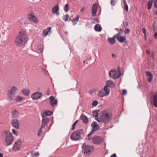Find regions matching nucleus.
<instances>
[{
	"instance_id": "nucleus-1",
	"label": "nucleus",
	"mask_w": 157,
	"mask_h": 157,
	"mask_svg": "<svg viewBox=\"0 0 157 157\" xmlns=\"http://www.w3.org/2000/svg\"><path fill=\"white\" fill-rule=\"evenodd\" d=\"M28 36L26 31L21 30L17 36L15 40V43L18 46H21L27 42Z\"/></svg>"
},
{
	"instance_id": "nucleus-2",
	"label": "nucleus",
	"mask_w": 157,
	"mask_h": 157,
	"mask_svg": "<svg viewBox=\"0 0 157 157\" xmlns=\"http://www.w3.org/2000/svg\"><path fill=\"white\" fill-rule=\"evenodd\" d=\"M101 117V122L105 124L109 123L111 121L112 115L111 113L107 110H104L102 111L100 113Z\"/></svg>"
},
{
	"instance_id": "nucleus-3",
	"label": "nucleus",
	"mask_w": 157,
	"mask_h": 157,
	"mask_svg": "<svg viewBox=\"0 0 157 157\" xmlns=\"http://www.w3.org/2000/svg\"><path fill=\"white\" fill-rule=\"evenodd\" d=\"M84 131L82 129H80L73 132L71 134L70 138L73 141H77L79 140L83 135Z\"/></svg>"
},
{
	"instance_id": "nucleus-4",
	"label": "nucleus",
	"mask_w": 157,
	"mask_h": 157,
	"mask_svg": "<svg viewBox=\"0 0 157 157\" xmlns=\"http://www.w3.org/2000/svg\"><path fill=\"white\" fill-rule=\"evenodd\" d=\"M4 133L5 134V144L8 146L11 144L13 141V137L11 132L5 131Z\"/></svg>"
},
{
	"instance_id": "nucleus-5",
	"label": "nucleus",
	"mask_w": 157,
	"mask_h": 157,
	"mask_svg": "<svg viewBox=\"0 0 157 157\" xmlns=\"http://www.w3.org/2000/svg\"><path fill=\"white\" fill-rule=\"evenodd\" d=\"M118 72H117L114 69L110 70L109 73V76L113 78L114 79L119 78L121 75V71L120 68H118Z\"/></svg>"
},
{
	"instance_id": "nucleus-6",
	"label": "nucleus",
	"mask_w": 157,
	"mask_h": 157,
	"mask_svg": "<svg viewBox=\"0 0 157 157\" xmlns=\"http://www.w3.org/2000/svg\"><path fill=\"white\" fill-rule=\"evenodd\" d=\"M82 147L84 154L87 155H90L91 153V150L93 147L91 146L83 144L82 146Z\"/></svg>"
},
{
	"instance_id": "nucleus-7",
	"label": "nucleus",
	"mask_w": 157,
	"mask_h": 157,
	"mask_svg": "<svg viewBox=\"0 0 157 157\" xmlns=\"http://www.w3.org/2000/svg\"><path fill=\"white\" fill-rule=\"evenodd\" d=\"M101 138L98 136H95L92 139V143L95 144H99L102 141Z\"/></svg>"
},
{
	"instance_id": "nucleus-8",
	"label": "nucleus",
	"mask_w": 157,
	"mask_h": 157,
	"mask_svg": "<svg viewBox=\"0 0 157 157\" xmlns=\"http://www.w3.org/2000/svg\"><path fill=\"white\" fill-rule=\"evenodd\" d=\"M42 96L41 93L36 92L33 93L31 96V98L34 100H38L40 99Z\"/></svg>"
},
{
	"instance_id": "nucleus-9",
	"label": "nucleus",
	"mask_w": 157,
	"mask_h": 157,
	"mask_svg": "<svg viewBox=\"0 0 157 157\" xmlns=\"http://www.w3.org/2000/svg\"><path fill=\"white\" fill-rule=\"evenodd\" d=\"M91 126L92 128L91 131L94 132L97 131L100 128V125L97 124L95 121H94L92 123Z\"/></svg>"
},
{
	"instance_id": "nucleus-10",
	"label": "nucleus",
	"mask_w": 157,
	"mask_h": 157,
	"mask_svg": "<svg viewBox=\"0 0 157 157\" xmlns=\"http://www.w3.org/2000/svg\"><path fill=\"white\" fill-rule=\"evenodd\" d=\"M21 143V141L20 140H18L16 142L13 146V150L15 151L19 150L20 149Z\"/></svg>"
},
{
	"instance_id": "nucleus-11",
	"label": "nucleus",
	"mask_w": 157,
	"mask_h": 157,
	"mask_svg": "<svg viewBox=\"0 0 157 157\" xmlns=\"http://www.w3.org/2000/svg\"><path fill=\"white\" fill-rule=\"evenodd\" d=\"M49 103L50 105L53 106L54 105H57V100L56 99H55L53 96H51L49 98Z\"/></svg>"
},
{
	"instance_id": "nucleus-12",
	"label": "nucleus",
	"mask_w": 157,
	"mask_h": 157,
	"mask_svg": "<svg viewBox=\"0 0 157 157\" xmlns=\"http://www.w3.org/2000/svg\"><path fill=\"white\" fill-rule=\"evenodd\" d=\"M59 6L58 5H56L54 6L52 9V12L53 14H55L56 16H58L59 14Z\"/></svg>"
},
{
	"instance_id": "nucleus-13",
	"label": "nucleus",
	"mask_w": 157,
	"mask_h": 157,
	"mask_svg": "<svg viewBox=\"0 0 157 157\" xmlns=\"http://www.w3.org/2000/svg\"><path fill=\"white\" fill-rule=\"evenodd\" d=\"M152 97L153 98V104L155 107H157V93H152Z\"/></svg>"
},
{
	"instance_id": "nucleus-14",
	"label": "nucleus",
	"mask_w": 157,
	"mask_h": 157,
	"mask_svg": "<svg viewBox=\"0 0 157 157\" xmlns=\"http://www.w3.org/2000/svg\"><path fill=\"white\" fill-rule=\"evenodd\" d=\"M98 7L96 3L94 4L92 6V16H95L96 14Z\"/></svg>"
},
{
	"instance_id": "nucleus-15",
	"label": "nucleus",
	"mask_w": 157,
	"mask_h": 157,
	"mask_svg": "<svg viewBox=\"0 0 157 157\" xmlns=\"http://www.w3.org/2000/svg\"><path fill=\"white\" fill-rule=\"evenodd\" d=\"M42 120L41 128H44L47 124L49 122V119L47 117L42 118Z\"/></svg>"
},
{
	"instance_id": "nucleus-16",
	"label": "nucleus",
	"mask_w": 157,
	"mask_h": 157,
	"mask_svg": "<svg viewBox=\"0 0 157 157\" xmlns=\"http://www.w3.org/2000/svg\"><path fill=\"white\" fill-rule=\"evenodd\" d=\"M108 95V92L105 93L103 89L100 90L98 94V96L100 98H103Z\"/></svg>"
},
{
	"instance_id": "nucleus-17",
	"label": "nucleus",
	"mask_w": 157,
	"mask_h": 157,
	"mask_svg": "<svg viewBox=\"0 0 157 157\" xmlns=\"http://www.w3.org/2000/svg\"><path fill=\"white\" fill-rule=\"evenodd\" d=\"M29 19L31 20L35 23H37L38 21L37 18L33 14H29L28 15Z\"/></svg>"
},
{
	"instance_id": "nucleus-18",
	"label": "nucleus",
	"mask_w": 157,
	"mask_h": 157,
	"mask_svg": "<svg viewBox=\"0 0 157 157\" xmlns=\"http://www.w3.org/2000/svg\"><path fill=\"white\" fill-rule=\"evenodd\" d=\"M12 125L15 128L18 129L19 128V123L17 119H14L12 121Z\"/></svg>"
},
{
	"instance_id": "nucleus-19",
	"label": "nucleus",
	"mask_w": 157,
	"mask_h": 157,
	"mask_svg": "<svg viewBox=\"0 0 157 157\" xmlns=\"http://www.w3.org/2000/svg\"><path fill=\"white\" fill-rule=\"evenodd\" d=\"M119 34H116L113 37L117 38V40L120 42L122 43L125 40V38L124 37L121 36H119Z\"/></svg>"
},
{
	"instance_id": "nucleus-20",
	"label": "nucleus",
	"mask_w": 157,
	"mask_h": 157,
	"mask_svg": "<svg viewBox=\"0 0 157 157\" xmlns=\"http://www.w3.org/2000/svg\"><path fill=\"white\" fill-rule=\"evenodd\" d=\"M52 113L53 112L51 111H45L42 114V118L46 117V116H50L52 114Z\"/></svg>"
},
{
	"instance_id": "nucleus-21",
	"label": "nucleus",
	"mask_w": 157,
	"mask_h": 157,
	"mask_svg": "<svg viewBox=\"0 0 157 157\" xmlns=\"http://www.w3.org/2000/svg\"><path fill=\"white\" fill-rule=\"evenodd\" d=\"M105 86L108 87L113 88L115 86V84L113 81L108 80L106 82Z\"/></svg>"
},
{
	"instance_id": "nucleus-22",
	"label": "nucleus",
	"mask_w": 157,
	"mask_h": 157,
	"mask_svg": "<svg viewBox=\"0 0 157 157\" xmlns=\"http://www.w3.org/2000/svg\"><path fill=\"white\" fill-rule=\"evenodd\" d=\"M146 74L147 76L148 77V81L149 82H151L152 79L153 75L151 73L150 71H147Z\"/></svg>"
},
{
	"instance_id": "nucleus-23",
	"label": "nucleus",
	"mask_w": 157,
	"mask_h": 157,
	"mask_svg": "<svg viewBox=\"0 0 157 157\" xmlns=\"http://www.w3.org/2000/svg\"><path fill=\"white\" fill-rule=\"evenodd\" d=\"M51 29V27H48L46 29H44L43 32V35L45 36H46L48 33L50 31Z\"/></svg>"
},
{
	"instance_id": "nucleus-24",
	"label": "nucleus",
	"mask_w": 157,
	"mask_h": 157,
	"mask_svg": "<svg viewBox=\"0 0 157 157\" xmlns=\"http://www.w3.org/2000/svg\"><path fill=\"white\" fill-rule=\"evenodd\" d=\"M80 119L85 124H86L88 122L87 118L85 115H82L80 117Z\"/></svg>"
},
{
	"instance_id": "nucleus-25",
	"label": "nucleus",
	"mask_w": 157,
	"mask_h": 157,
	"mask_svg": "<svg viewBox=\"0 0 157 157\" xmlns=\"http://www.w3.org/2000/svg\"><path fill=\"white\" fill-rule=\"evenodd\" d=\"M94 29L96 31L98 32H100L102 30L101 27L98 24H96L95 25L94 27Z\"/></svg>"
},
{
	"instance_id": "nucleus-26",
	"label": "nucleus",
	"mask_w": 157,
	"mask_h": 157,
	"mask_svg": "<svg viewBox=\"0 0 157 157\" xmlns=\"http://www.w3.org/2000/svg\"><path fill=\"white\" fill-rule=\"evenodd\" d=\"M14 94L10 93L8 95L7 97V99L9 101H11L13 100V98L14 97Z\"/></svg>"
},
{
	"instance_id": "nucleus-27",
	"label": "nucleus",
	"mask_w": 157,
	"mask_h": 157,
	"mask_svg": "<svg viewBox=\"0 0 157 157\" xmlns=\"http://www.w3.org/2000/svg\"><path fill=\"white\" fill-rule=\"evenodd\" d=\"M30 91L28 89H23L22 91V92L23 94L26 96L29 95L30 93Z\"/></svg>"
},
{
	"instance_id": "nucleus-28",
	"label": "nucleus",
	"mask_w": 157,
	"mask_h": 157,
	"mask_svg": "<svg viewBox=\"0 0 157 157\" xmlns=\"http://www.w3.org/2000/svg\"><path fill=\"white\" fill-rule=\"evenodd\" d=\"M12 114L13 117H17L19 115V113L15 110L12 112Z\"/></svg>"
},
{
	"instance_id": "nucleus-29",
	"label": "nucleus",
	"mask_w": 157,
	"mask_h": 157,
	"mask_svg": "<svg viewBox=\"0 0 157 157\" xmlns=\"http://www.w3.org/2000/svg\"><path fill=\"white\" fill-rule=\"evenodd\" d=\"M108 42L111 44H113L116 42L115 39L113 38H109L108 39Z\"/></svg>"
},
{
	"instance_id": "nucleus-30",
	"label": "nucleus",
	"mask_w": 157,
	"mask_h": 157,
	"mask_svg": "<svg viewBox=\"0 0 157 157\" xmlns=\"http://www.w3.org/2000/svg\"><path fill=\"white\" fill-rule=\"evenodd\" d=\"M17 90V89L15 86H13L11 88L10 92L14 94Z\"/></svg>"
},
{
	"instance_id": "nucleus-31",
	"label": "nucleus",
	"mask_w": 157,
	"mask_h": 157,
	"mask_svg": "<svg viewBox=\"0 0 157 157\" xmlns=\"http://www.w3.org/2000/svg\"><path fill=\"white\" fill-rule=\"evenodd\" d=\"M153 2V1L152 0H150L148 2L147 7L148 10H150L151 8Z\"/></svg>"
},
{
	"instance_id": "nucleus-32",
	"label": "nucleus",
	"mask_w": 157,
	"mask_h": 157,
	"mask_svg": "<svg viewBox=\"0 0 157 157\" xmlns=\"http://www.w3.org/2000/svg\"><path fill=\"white\" fill-rule=\"evenodd\" d=\"M98 110H96L93 111V116L95 117H97L98 115Z\"/></svg>"
},
{
	"instance_id": "nucleus-33",
	"label": "nucleus",
	"mask_w": 157,
	"mask_h": 157,
	"mask_svg": "<svg viewBox=\"0 0 157 157\" xmlns=\"http://www.w3.org/2000/svg\"><path fill=\"white\" fill-rule=\"evenodd\" d=\"M108 87L106 86H105L104 89H103V90H104V91L105 93H107V92H108V95L109 94V92H110V90L108 88Z\"/></svg>"
},
{
	"instance_id": "nucleus-34",
	"label": "nucleus",
	"mask_w": 157,
	"mask_h": 157,
	"mask_svg": "<svg viewBox=\"0 0 157 157\" xmlns=\"http://www.w3.org/2000/svg\"><path fill=\"white\" fill-rule=\"evenodd\" d=\"M79 15L77 16L75 18H73L71 20L72 22L74 23L75 22H78L79 21Z\"/></svg>"
},
{
	"instance_id": "nucleus-35",
	"label": "nucleus",
	"mask_w": 157,
	"mask_h": 157,
	"mask_svg": "<svg viewBox=\"0 0 157 157\" xmlns=\"http://www.w3.org/2000/svg\"><path fill=\"white\" fill-rule=\"evenodd\" d=\"M23 99V98L20 96H17L15 99V100L16 101H21Z\"/></svg>"
},
{
	"instance_id": "nucleus-36",
	"label": "nucleus",
	"mask_w": 157,
	"mask_h": 157,
	"mask_svg": "<svg viewBox=\"0 0 157 157\" xmlns=\"http://www.w3.org/2000/svg\"><path fill=\"white\" fill-rule=\"evenodd\" d=\"M117 0H111V4L112 6H114L117 3Z\"/></svg>"
},
{
	"instance_id": "nucleus-37",
	"label": "nucleus",
	"mask_w": 157,
	"mask_h": 157,
	"mask_svg": "<svg viewBox=\"0 0 157 157\" xmlns=\"http://www.w3.org/2000/svg\"><path fill=\"white\" fill-rule=\"evenodd\" d=\"M69 18V15L68 14H66L63 16V20L65 21H67Z\"/></svg>"
},
{
	"instance_id": "nucleus-38",
	"label": "nucleus",
	"mask_w": 157,
	"mask_h": 157,
	"mask_svg": "<svg viewBox=\"0 0 157 157\" xmlns=\"http://www.w3.org/2000/svg\"><path fill=\"white\" fill-rule=\"evenodd\" d=\"M69 7L67 4H66L64 6V11L66 12H67L69 10Z\"/></svg>"
},
{
	"instance_id": "nucleus-39",
	"label": "nucleus",
	"mask_w": 157,
	"mask_h": 157,
	"mask_svg": "<svg viewBox=\"0 0 157 157\" xmlns=\"http://www.w3.org/2000/svg\"><path fill=\"white\" fill-rule=\"evenodd\" d=\"M124 2L125 6V8L126 10L127 11H128V6L125 1V0H124Z\"/></svg>"
},
{
	"instance_id": "nucleus-40",
	"label": "nucleus",
	"mask_w": 157,
	"mask_h": 157,
	"mask_svg": "<svg viewBox=\"0 0 157 157\" xmlns=\"http://www.w3.org/2000/svg\"><path fill=\"white\" fill-rule=\"evenodd\" d=\"M98 104V102L97 101L95 100L93 101L92 103V106L93 107L95 106H96Z\"/></svg>"
},
{
	"instance_id": "nucleus-41",
	"label": "nucleus",
	"mask_w": 157,
	"mask_h": 157,
	"mask_svg": "<svg viewBox=\"0 0 157 157\" xmlns=\"http://www.w3.org/2000/svg\"><path fill=\"white\" fill-rule=\"evenodd\" d=\"M94 132L91 131L87 135V137L88 138H86V139L87 140H89L91 138H89L90 136L93 134Z\"/></svg>"
},
{
	"instance_id": "nucleus-42",
	"label": "nucleus",
	"mask_w": 157,
	"mask_h": 157,
	"mask_svg": "<svg viewBox=\"0 0 157 157\" xmlns=\"http://www.w3.org/2000/svg\"><path fill=\"white\" fill-rule=\"evenodd\" d=\"M142 31L143 33L144 34L145 37H146L147 35L146 29L145 28H143L142 29Z\"/></svg>"
},
{
	"instance_id": "nucleus-43",
	"label": "nucleus",
	"mask_w": 157,
	"mask_h": 157,
	"mask_svg": "<svg viewBox=\"0 0 157 157\" xmlns=\"http://www.w3.org/2000/svg\"><path fill=\"white\" fill-rule=\"evenodd\" d=\"M78 120H76L72 124V129L73 130H74L75 129V125L78 122Z\"/></svg>"
},
{
	"instance_id": "nucleus-44",
	"label": "nucleus",
	"mask_w": 157,
	"mask_h": 157,
	"mask_svg": "<svg viewBox=\"0 0 157 157\" xmlns=\"http://www.w3.org/2000/svg\"><path fill=\"white\" fill-rule=\"evenodd\" d=\"M130 29L128 28H126L124 30V32L125 34H127L129 33H130Z\"/></svg>"
},
{
	"instance_id": "nucleus-45",
	"label": "nucleus",
	"mask_w": 157,
	"mask_h": 157,
	"mask_svg": "<svg viewBox=\"0 0 157 157\" xmlns=\"http://www.w3.org/2000/svg\"><path fill=\"white\" fill-rule=\"evenodd\" d=\"M101 115H100V114L99 115V117L98 118L97 117V118L95 119V120L97 121L98 122H101Z\"/></svg>"
},
{
	"instance_id": "nucleus-46",
	"label": "nucleus",
	"mask_w": 157,
	"mask_h": 157,
	"mask_svg": "<svg viewBox=\"0 0 157 157\" xmlns=\"http://www.w3.org/2000/svg\"><path fill=\"white\" fill-rule=\"evenodd\" d=\"M39 153L38 152H36L35 153L33 154V157H37L39 156Z\"/></svg>"
},
{
	"instance_id": "nucleus-47",
	"label": "nucleus",
	"mask_w": 157,
	"mask_h": 157,
	"mask_svg": "<svg viewBox=\"0 0 157 157\" xmlns=\"http://www.w3.org/2000/svg\"><path fill=\"white\" fill-rule=\"evenodd\" d=\"M153 2L155 7L157 8V0H153Z\"/></svg>"
},
{
	"instance_id": "nucleus-48",
	"label": "nucleus",
	"mask_w": 157,
	"mask_h": 157,
	"mask_svg": "<svg viewBox=\"0 0 157 157\" xmlns=\"http://www.w3.org/2000/svg\"><path fill=\"white\" fill-rule=\"evenodd\" d=\"M127 93V90H122V94L123 95H125Z\"/></svg>"
},
{
	"instance_id": "nucleus-49",
	"label": "nucleus",
	"mask_w": 157,
	"mask_h": 157,
	"mask_svg": "<svg viewBox=\"0 0 157 157\" xmlns=\"http://www.w3.org/2000/svg\"><path fill=\"white\" fill-rule=\"evenodd\" d=\"M12 132L13 134H15L16 136H17L18 135V133H17V132L16 130L13 129H12Z\"/></svg>"
},
{
	"instance_id": "nucleus-50",
	"label": "nucleus",
	"mask_w": 157,
	"mask_h": 157,
	"mask_svg": "<svg viewBox=\"0 0 157 157\" xmlns=\"http://www.w3.org/2000/svg\"><path fill=\"white\" fill-rule=\"evenodd\" d=\"M43 128H41V127L40 128V129L39 130V131L38 133V136H39L40 135V133H41L42 129Z\"/></svg>"
},
{
	"instance_id": "nucleus-51",
	"label": "nucleus",
	"mask_w": 157,
	"mask_h": 157,
	"mask_svg": "<svg viewBox=\"0 0 157 157\" xmlns=\"http://www.w3.org/2000/svg\"><path fill=\"white\" fill-rule=\"evenodd\" d=\"M85 9V7H82L80 10V11L82 13H84Z\"/></svg>"
},
{
	"instance_id": "nucleus-52",
	"label": "nucleus",
	"mask_w": 157,
	"mask_h": 157,
	"mask_svg": "<svg viewBox=\"0 0 157 157\" xmlns=\"http://www.w3.org/2000/svg\"><path fill=\"white\" fill-rule=\"evenodd\" d=\"M38 53H40L42 52L43 50V49L42 48H39L38 49Z\"/></svg>"
},
{
	"instance_id": "nucleus-53",
	"label": "nucleus",
	"mask_w": 157,
	"mask_h": 157,
	"mask_svg": "<svg viewBox=\"0 0 157 157\" xmlns=\"http://www.w3.org/2000/svg\"><path fill=\"white\" fill-rule=\"evenodd\" d=\"M154 36L155 38V39H157V32H156L155 33Z\"/></svg>"
},
{
	"instance_id": "nucleus-54",
	"label": "nucleus",
	"mask_w": 157,
	"mask_h": 157,
	"mask_svg": "<svg viewBox=\"0 0 157 157\" xmlns=\"http://www.w3.org/2000/svg\"><path fill=\"white\" fill-rule=\"evenodd\" d=\"M110 157H117L115 153H114Z\"/></svg>"
},
{
	"instance_id": "nucleus-55",
	"label": "nucleus",
	"mask_w": 157,
	"mask_h": 157,
	"mask_svg": "<svg viewBox=\"0 0 157 157\" xmlns=\"http://www.w3.org/2000/svg\"><path fill=\"white\" fill-rule=\"evenodd\" d=\"M94 20L95 21H96V22H97V23H99V21L98 18L95 19Z\"/></svg>"
},
{
	"instance_id": "nucleus-56",
	"label": "nucleus",
	"mask_w": 157,
	"mask_h": 157,
	"mask_svg": "<svg viewBox=\"0 0 157 157\" xmlns=\"http://www.w3.org/2000/svg\"><path fill=\"white\" fill-rule=\"evenodd\" d=\"M112 56L113 58H115L116 57V55L114 54H112Z\"/></svg>"
},
{
	"instance_id": "nucleus-57",
	"label": "nucleus",
	"mask_w": 157,
	"mask_h": 157,
	"mask_svg": "<svg viewBox=\"0 0 157 157\" xmlns=\"http://www.w3.org/2000/svg\"><path fill=\"white\" fill-rule=\"evenodd\" d=\"M146 53H147L148 54H149L150 53V51L148 50H147L146 51Z\"/></svg>"
},
{
	"instance_id": "nucleus-58",
	"label": "nucleus",
	"mask_w": 157,
	"mask_h": 157,
	"mask_svg": "<svg viewBox=\"0 0 157 157\" xmlns=\"http://www.w3.org/2000/svg\"><path fill=\"white\" fill-rule=\"evenodd\" d=\"M3 155L2 153L0 152V157H3Z\"/></svg>"
},
{
	"instance_id": "nucleus-59",
	"label": "nucleus",
	"mask_w": 157,
	"mask_h": 157,
	"mask_svg": "<svg viewBox=\"0 0 157 157\" xmlns=\"http://www.w3.org/2000/svg\"><path fill=\"white\" fill-rule=\"evenodd\" d=\"M145 40L146 41L147 40V37L146 36V37L145 36Z\"/></svg>"
},
{
	"instance_id": "nucleus-60",
	"label": "nucleus",
	"mask_w": 157,
	"mask_h": 157,
	"mask_svg": "<svg viewBox=\"0 0 157 157\" xmlns=\"http://www.w3.org/2000/svg\"><path fill=\"white\" fill-rule=\"evenodd\" d=\"M128 25V23H126V26H127V25Z\"/></svg>"
},
{
	"instance_id": "nucleus-61",
	"label": "nucleus",
	"mask_w": 157,
	"mask_h": 157,
	"mask_svg": "<svg viewBox=\"0 0 157 157\" xmlns=\"http://www.w3.org/2000/svg\"><path fill=\"white\" fill-rule=\"evenodd\" d=\"M65 33H66V34H67V32H65Z\"/></svg>"
},
{
	"instance_id": "nucleus-62",
	"label": "nucleus",
	"mask_w": 157,
	"mask_h": 157,
	"mask_svg": "<svg viewBox=\"0 0 157 157\" xmlns=\"http://www.w3.org/2000/svg\"><path fill=\"white\" fill-rule=\"evenodd\" d=\"M156 14H157V12H156Z\"/></svg>"
},
{
	"instance_id": "nucleus-63",
	"label": "nucleus",
	"mask_w": 157,
	"mask_h": 157,
	"mask_svg": "<svg viewBox=\"0 0 157 157\" xmlns=\"http://www.w3.org/2000/svg\"><path fill=\"white\" fill-rule=\"evenodd\" d=\"M85 63V61H83V63Z\"/></svg>"
}]
</instances>
